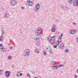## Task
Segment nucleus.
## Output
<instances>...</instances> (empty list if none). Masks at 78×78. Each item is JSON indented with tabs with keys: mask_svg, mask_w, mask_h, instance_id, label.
<instances>
[{
	"mask_svg": "<svg viewBox=\"0 0 78 78\" xmlns=\"http://www.w3.org/2000/svg\"><path fill=\"white\" fill-rule=\"evenodd\" d=\"M23 55L25 57L29 56L30 55V50L28 49H25L23 53Z\"/></svg>",
	"mask_w": 78,
	"mask_h": 78,
	"instance_id": "nucleus-1",
	"label": "nucleus"
},
{
	"mask_svg": "<svg viewBox=\"0 0 78 78\" xmlns=\"http://www.w3.org/2000/svg\"><path fill=\"white\" fill-rule=\"evenodd\" d=\"M11 71H6L5 73V75L7 77V78H9L11 75Z\"/></svg>",
	"mask_w": 78,
	"mask_h": 78,
	"instance_id": "nucleus-2",
	"label": "nucleus"
},
{
	"mask_svg": "<svg viewBox=\"0 0 78 78\" xmlns=\"http://www.w3.org/2000/svg\"><path fill=\"white\" fill-rule=\"evenodd\" d=\"M11 5L12 6H14L17 5V2L15 0H13L11 2Z\"/></svg>",
	"mask_w": 78,
	"mask_h": 78,
	"instance_id": "nucleus-3",
	"label": "nucleus"
},
{
	"mask_svg": "<svg viewBox=\"0 0 78 78\" xmlns=\"http://www.w3.org/2000/svg\"><path fill=\"white\" fill-rule=\"evenodd\" d=\"M48 48H47L46 51H48L49 52H50V54H52L53 53V52L51 51V48L50 47V46H48Z\"/></svg>",
	"mask_w": 78,
	"mask_h": 78,
	"instance_id": "nucleus-4",
	"label": "nucleus"
},
{
	"mask_svg": "<svg viewBox=\"0 0 78 78\" xmlns=\"http://www.w3.org/2000/svg\"><path fill=\"white\" fill-rule=\"evenodd\" d=\"M27 3H28V5L29 6H32L33 3V2L31 1L30 0H27Z\"/></svg>",
	"mask_w": 78,
	"mask_h": 78,
	"instance_id": "nucleus-5",
	"label": "nucleus"
},
{
	"mask_svg": "<svg viewBox=\"0 0 78 78\" xmlns=\"http://www.w3.org/2000/svg\"><path fill=\"white\" fill-rule=\"evenodd\" d=\"M55 30H56V26L54 24L52 27L51 31L52 32H55Z\"/></svg>",
	"mask_w": 78,
	"mask_h": 78,
	"instance_id": "nucleus-6",
	"label": "nucleus"
},
{
	"mask_svg": "<svg viewBox=\"0 0 78 78\" xmlns=\"http://www.w3.org/2000/svg\"><path fill=\"white\" fill-rule=\"evenodd\" d=\"M0 48L1 49V51H2L5 52V49L3 47V44H2V45L0 47Z\"/></svg>",
	"mask_w": 78,
	"mask_h": 78,
	"instance_id": "nucleus-7",
	"label": "nucleus"
},
{
	"mask_svg": "<svg viewBox=\"0 0 78 78\" xmlns=\"http://www.w3.org/2000/svg\"><path fill=\"white\" fill-rule=\"evenodd\" d=\"M49 42L51 45H53L55 44V40L51 39V41Z\"/></svg>",
	"mask_w": 78,
	"mask_h": 78,
	"instance_id": "nucleus-8",
	"label": "nucleus"
},
{
	"mask_svg": "<svg viewBox=\"0 0 78 78\" xmlns=\"http://www.w3.org/2000/svg\"><path fill=\"white\" fill-rule=\"evenodd\" d=\"M74 5L75 6H78V0H77V1H75L74 2Z\"/></svg>",
	"mask_w": 78,
	"mask_h": 78,
	"instance_id": "nucleus-9",
	"label": "nucleus"
},
{
	"mask_svg": "<svg viewBox=\"0 0 78 78\" xmlns=\"http://www.w3.org/2000/svg\"><path fill=\"white\" fill-rule=\"evenodd\" d=\"M41 28L40 27H37L36 29L35 30L36 32H38V31H41Z\"/></svg>",
	"mask_w": 78,
	"mask_h": 78,
	"instance_id": "nucleus-10",
	"label": "nucleus"
},
{
	"mask_svg": "<svg viewBox=\"0 0 78 78\" xmlns=\"http://www.w3.org/2000/svg\"><path fill=\"white\" fill-rule=\"evenodd\" d=\"M61 42H62V41H61V40H59V38H58V40L57 41V44L56 43V45H59V44L61 43Z\"/></svg>",
	"mask_w": 78,
	"mask_h": 78,
	"instance_id": "nucleus-11",
	"label": "nucleus"
},
{
	"mask_svg": "<svg viewBox=\"0 0 78 78\" xmlns=\"http://www.w3.org/2000/svg\"><path fill=\"white\" fill-rule=\"evenodd\" d=\"M35 33L36 34V35L39 36L41 35V31L38 32H36Z\"/></svg>",
	"mask_w": 78,
	"mask_h": 78,
	"instance_id": "nucleus-12",
	"label": "nucleus"
},
{
	"mask_svg": "<svg viewBox=\"0 0 78 78\" xmlns=\"http://www.w3.org/2000/svg\"><path fill=\"white\" fill-rule=\"evenodd\" d=\"M64 44L62 43L60 44V48L61 49H62V48H64Z\"/></svg>",
	"mask_w": 78,
	"mask_h": 78,
	"instance_id": "nucleus-13",
	"label": "nucleus"
},
{
	"mask_svg": "<svg viewBox=\"0 0 78 78\" xmlns=\"http://www.w3.org/2000/svg\"><path fill=\"white\" fill-rule=\"evenodd\" d=\"M62 8L64 10H66L68 9V7L66 6H63L62 7Z\"/></svg>",
	"mask_w": 78,
	"mask_h": 78,
	"instance_id": "nucleus-14",
	"label": "nucleus"
},
{
	"mask_svg": "<svg viewBox=\"0 0 78 78\" xmlns=\"http://www.w3.org/2000/svg\"><path fill=\"white\" fill-rule=\"evenodd\" d=\"M35 7L39 9V8H40V4H39V3L37 4L36 5Z\"/></svg>",
	"mask_w": 78,
	"mask_h": 78,
	"instance_id": "nucleus-15",
	"label": "nucleus"
},
{
	"mask_svg": "<svg viewBox=\"0 0 78 78\" xmlns=\"http://www.w3.org/2000/svg\"><path fill=\"white\" fill-rule=\"evenodd\" d=\"M39 9L37 8V7H35L34 9V11H35V12H38Z\"/></svg>",
	"mask_w": 78,
	"mask_h": 78,
	"instance_id": "nucleus-16",
	"label": "nucleus"
},
{
	"mask_svg": "<svg viewBox=\"0 0 78 78\" xmlns=\"http://www.w3.org/2000/svg\"><path fill=\"white\" fill-rule=\"evenodd\" d=\"M4 17L5 18H8V17H9V14L6 13L4 16Z\"/></svg>",
	"mask_w": 78,
	"mask_h": 78,
	"instance_id": "nucleus-17",
	"label": "nucleus"
},
{
	"mask_svg": "<svg viewBox=\"0 0 78 78\" xmlns=\"http://www.w3.org/2000/svg\"><path fill=\"white\" fill-rule=\"evenodd\" d=\"M51 37L49 36L48 37V41H49V42L51 41Z\"/></svg>",
	"mask_w": 78,
	"mask_h": 78,
	"instance_id": "nucleus-18",
	"label": "nucleus"
},
{
	"mask_svg": "<svg viewBox=\"0 0 78 78\" xmlns=\"http://www.w3.org/2000/svg\"><path fill=\"white\" fill-rule=\"evenodd\" d=\"M35 53H39V50L37 49H36L35 51Z\"/></svg>",
	"mask_w": 78,
	"mask_h": 78,
	"instance_id": "nucleus-19",
	"label": "nucleus"
},
{
	"mask_svg": "<svg viewBox=\"0 0 78 78\" xmlns=\"http://www.w3.org/2000/svg\"><path fill=\"white\" fill-rule=\"evenodd\" d=\"M62 34H61V36H59V38H59V40H61V39H62V37L63 36Z\"/></svg>",
	"mask_w": 78,
	"mask_h": 78,
	"instance_id": "nucleus-20",
	"label": "nucleus"
},
{
	"mask_svg": "<svg viewBox=\"0 0 78 78\" xmlns=\"http://www.w3.org/2000/svg\"><path fill=\"white\" fill-rule=\"evenodd\" d=\"M51 64H52V65H55V64H56V62L55 61H53L51 62Z\"/></svg>",
	"mask_w": 78,
	"mask_h": 78,
	"instance_id": "nucleus-21",
	"label": "nucleus"
},
{
	"mask_svg": "<svg viewBox=\"0 0 78 78\" xmlns=\"http://www.w3.org/2000/svg\"><path fill=\"white\" fill-rule=\"evenodd\" d=\"M52 68H55L54 69H55V70H56V69H56V65L52 67Z\"/></svg>",
	"mask_w": 78,
	"mask_h": 78,
	"instance_id": "nucleus-22",
	"label": "nucleus"
},
{
	"mask_svg": "<svg viewBox=\"0 0 78 78\" xmlns=\"http://www.w3.org/2000/svg\"><path fill=\"white\" fill-rule=\"evenodd\" d=\"M2 70H0V75H2V74L3 73V72L2 71Z\"/></svg>",
	"mask_w": 78,
	"mask_h": 78,
	"instance_id": "nucleus-23",
	"label": "nucleus"
},
{
	"mask_svg": "<svg viewBox=\"0 0 78 78\" xmlns=\"http://www.w3.org/2000/svg\"><path fill=\"white\" fill-rule=\"evenodd\" d=\"M70 33L72 34H74V33H73V30H72V31H71L70 32Z\"/></svg>",
	"mask_w": 78,
	"mask_h": 78,
	"instance_id": "nucleus-24",
	"label": "nucleus"
},
{
	"mask_svg": "<svg viewBox=\"0 0 78 78\" xmlns=\"http://www.w3.org/2000/svg\"><path fill=\"white\" fill-rule=\"evenodd\" d=\"M9 48L10 50H12V49L13 48V47H12V46H9Z\"/></svg>",
	"mask_w": 78,
	"mask_h": 78,
	"instance_id": "nucleus-25",
	"label": "nucleus"
},
{
	"mask_svg": "<svg viewBox=\"0 0 78 78\" xmlns=\"http://www.w3.org/2000/svg\"><path fill=\"white\" fill-rule=\"evenodd\" d=\"M55 66H56V69H58L59 67V66L58 65H56Z\"/></svg>",
	"mask_w": 78,
	"mask_h": 78,
	"instance_id": "nucleus-26",
	"label": "nucleus"
},
{
	"mask_svg": "<svg viewBox=\"0 0 78 78\" xmlns=\"http://www.w3.org/2000/svg\"><path fill=\"white\" fill-rule=\"evenodd\" d=\"M55 36H53V37H51V39H53L55 40Z\"/></svg>",
	"mask_w": 78,
	"mask_h": 78,
	"instance_id": "nucleus-27",
	"label": "nucleus"
},
{
	"mask_svg": "<svg viewBox=\"0 0 78 78\" xmlns=\"http://www.w3.org/2000/svg\"><path fill=\"white\" fill-rule=\"evenodd\" d=\"M11 58H12V57H11V56H9L8 57L9 59H11Z\"/></svg>",
	"mask_w": 78,
	"mask_h": 78,
	"instance_id": "nucleus-28",
	"label": "nucleus"
},
{
	"mask_svg": "<svg viewBox=\"0 0 78 78\" xmlns=\"http://www.w3.org/2000/svg\"><path fill=\"white\" fill-rule=\"evenodd\" d=\"M53 47H54V48H56L57 47V46H56V45H54L53 46Z\"/></svg>",
	"mask_w": 78,
	"mask_h": 78,
	"instance_id": "nucleus-29",
	"label": "nucleus"
},
{
	"mask_svg": "<svg viewBox=\"0 0 78 78\" xmlns=\"http://www.w3.org/2000/svg\"><path fill=\"white\" fill-rule=\"evenodd\" d=\"M59 67H62V66H64V65H59Z\"/></svg>",
	"mask_w": 78,
	"mask_h": 78,
	"instance_id": "nucleus-30",
	"label": "nucleus"
},
{
	"mask_svg": "<svg viewBox=\"0 0 78 78\" xmlns=\"http://www.w3.org/2000/svg\"><path fill=\"white\" fill-rule=\"evenodd\" d=\"M27 76H28V77H29V78H30V74L28 73L27 74Z\"/></svg>",
	"mask_w": 78,
	"mask_h": 78,
	"instance_id": "nucleus-31",
	"label": "nucleus"
},
{
	"mask_svg": "<svg viewBox=\"0 0 78 78\" xmlns=\"http://www.w3.org/2000/svg\"><path fill=\"white\" fill-rule=\"evenodd\" d=\"M23 75V74L22 73H20V76H22Z\"/></svg>",
	"mask_w": 78,
	"mask_h": 78,
	"instance_id": "nucleus-32",
	"label": "nucleus"
},
{
	"mask_svg": "<svg viewBox=\"0 0 78 78\" xmlns=\"http://www.w3.org/2000/svg\"><path fill=\"white\" fill-rule=\"evenodd\" d=\"M66 52H69V50L68 49H66L65 50Z\"/></svg>",
	"mask_w": 78,
	"mask_h": 78,
	"instance_id": "nucleus-33",
	"label": "nucleus"
},
{
	"mask_svg": "<svg viewBox=\"0 0 78 78\" xmlns=\"http://www.w3.org/2000/svg\"><path fill=\"white\" fill-rule=\"evenodd\" d=\"M38 39H39V38H37L36 39H35V40L36 41H37L38 40Z\"/></svg>",
	"mask_w": 78,
	"mask_h": 78,
	"instance_id": "nucleus-34",
	"label": "nucleus"
},
{
	"mask_svg": "<svg viewBox=\"0 0 78 78\" xmlns=\"http://www.w3.org/2000/svg\"><path fill=\"white\" fill-rule=\"evenodd\" d=\"M44 51V55H47V53H46V52H45V51Z\"/></svg>",
	"mask_w": 78,
	"mask_h": 78,
	"instance_id": "nucleus-35",
	"label": "nucleus"
},
{
	"mask_svg": "<svg viewBox=\"0 0 78 78\" xmlns=\"http://www.w3.org/2000/svg\"><path fill=\"white\" fill-rule=\"evenodd\" d=\"M24 8H25V7H21V9H24Z\"/></svg>",
	"mask_w": 78,
	"mask_h": 78,
	"instance_id": "nucleus-36",
	"label": "nucleus"
},
{
	"mask_svg": "<svg viewBox=\"0 0 78 78\" xmlns=\"http://www.w3.org/2000/svg\"><path fill=\"white\" fill-rule=\"evenodd\" d=\"M73 25H76V23H75L74 22H73Z\"/></svg>",
	"mask_w": 78,
	"mask_h": 78,
	"instance_id": "nucleus-37",
	"label": "nucleus"
},
{
	"mask_svg": "<svg viewBox=\"0 0 78 78\" xmlns=\"http://www.w3.org/2000/svg\"><path fill=\"white\" fill-rule=\"evenodd\" d=\"M12 67H14V65H12Z\"/></svg>",
	"mask_w": 78,
	"mask_h": 78,
	"instance_id": "nucleus-38",
	"label": "nucleus"
},
{
	"mask_svg": "<svg viewBox=\"0 0 78 78\" xmlns=\"http://www.w3.org/2000/svg\"><path fill=\"white\" fill-rule=\"evenodd\" d=\"M76 32V30H73V33H75V32Z\"/></svg>",
	"mask_w": 78,
	"mask_h": 78,
	"instance_id": "nucleus-39",
	"label": "nucleus"
},
{
	"mask_svg": "<svg viewBox=\"0 0 78 78\" xmlns=\"http://www.w3.org/2000/svg\"><path fill=\"white\" fill-rule=\"evenodd\" d=\"M2 37H3V36L1 35V36L0 37V38L2 39Z\"/></svg>",
	"mask_w": 78,
	"mask_h": 78,
	"instance_id": "nucleus-40",
	"label": "nucleus"
},
{
	"mask_svg": "<svg viewBox=\"0 0 78 78\" xmlns=\"http://www.w3.org/2000/svg\"><path fill=\"white\" fill-rule=\"evenodd\" d=\"M16 76H17V77H18V76H20V75L19 76V75L17 74L16 75Z\"/></svg>",
	"mask_w": 78,
	"mask_h": 78,
	"instance_id": "nucleus-41",
	"label": "nucleus"
},
{
	"mask_svg": "<svg viewBox=\"0 0 78 78\" xmlns=\"http://www.w3.org/2000/svg\"><path fill=\"white\" fill-rule=\"evenodd\" d=\"M2 11H4V9H4L3 8H2Z\"/></svg>",
	"mask_w": 78,
	"mask_h": 78,
	"instance_id": "nucleus-42",
	"label": "nucleus"
},
{
	"mask_svg": "<svg viewBox=\"0 0 78 78\" xmlns=\"http://www.w3.org/2000/svg\"><path fill=\"white\" fill-rule=\"evenodd\" d=\"M2 44H0V48L2 47Z\"/></svg>",
	"mask_w": 78,
	"mask_h": 78,
	"instance_id": "nucleus-43",
	"label": "nucleus"
},
{
	"mask_svg": "<svg viewBox=\"0 0 78 78\" xmlns=\"http://www.w3.org/2000/svg\"><path fill=\"white\" fill-rule=\"evenodd\" d=\"M75 78H77V75H75Z\"/></svg>",
	"mask_w": 78,
	"mask_h": 78,
	"instance_id": "nucleus-44",
	"label": "nucleus"
},
{
	"mask_svg": "<svg viewBox=\"0 0 78 78\" xmlns=\"http://www.w3.org/2000/svg\"><path fill=\"white\" fill-rule=\"evenodd\" d=\"M17 73H18V74H19V73H20V72H17Z\"/></svg>",
	"mask_w": 78,
	"mask_h": 78,
	"instance_id": "nucleus-45",
	"label": "nucleus"
},
{
	"mask_svg": "<svg viewBox=\"0 0 78 78\" xmlns=\"http://www.w3.org/2000/svg\"><path fill=\"white\" fill-rule=\"evenodd\" d=\"M2 41V39L0 38V41Z\"/></svg>",
	"mask_w": 78,
	"mask_h": 78,
	"instance_id": "nucleus-46",
	"label": "nucleus"
},
{
	"mask_svg": "<svg viewBox=\"0 0 78 78\" xmlns=\"http://www.w3.org/2000/svg\"><path fill=\"white\" fill-rule=\"evenodd\" d=\"M36 45H39V44H37H37H36Z\"/></svg>",
	"mask_w": 78,
	"mask_h": 78,
	"instance_id": "nucleus-47",
	"label": "nucleus"
},
{
	"mask_svg": "<svg viewBox=\"0 0 78 78\" xmlns=\"http://www.w3.org/2000/svg\"><path fill=\"white\" fill-rule=\"evenodd\" d=\"M56 22H58V20H56Z\"/></svg>",
	"mask_w": 78,
	"mask_h": 78,
	"instance_id": "nucleus-48",
	"label": "nucleus"
},
{
	"mask_svg": "<svg viewBox=\"0 0 78 78\" xmlns=\"http://www.w3.org/2000/svg\"><path fill=\"white\" fill-rule=\"evenodd\" d=\"M77 41L78 40V37H77Z\"/></svg>",
	"mask_w": 78,
	"mask_h": 78,
	"instance_id": "nucleus-49",
	"label": "nucleus"
},
{
	"mask_svg": "<svg viewBox=\"0 0 78 78\" xmlns=\"http://www.w3.org/2000/svg\"><path fill=\"white\" fill-rule=\"evenodd\" d=\"M9 45H10V44H9Z\"/></svg>",
	"mask_w": 78,
	"mask_h": 78,
	"instance_id": "nucleus-50",
	"label": "nucleus"
},
{
	"mask_svg": "<svg viewBox=\"0 0 78 78\" xmlns=\"http://www.w3.org/2000/svg\"><path fill=\"white\" fill-rule=\"evenodd\" d=\"M77 70H78V69H77Z\"/></svg>",
	"mask_w": 78,
	"mask_h": 78,
	"instance_id": "nucleus-51",
	"label": "nucleus"
}]
</instances>
